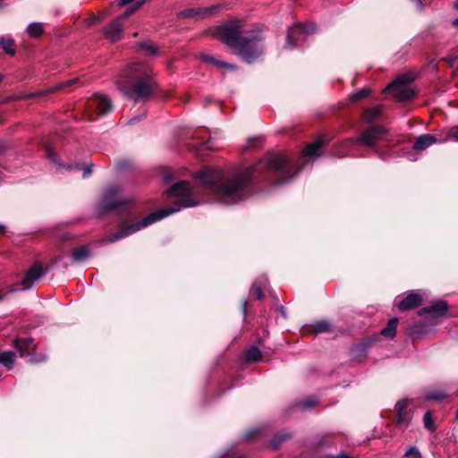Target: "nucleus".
I'll list each match as a JSON object with an SVG mask.
<instances>
[{"mask_svg": "<svg viewBox=\"0 0 458 458\" xmlns=\"http://www.w3.org/2000/svg\"><path fill=\"white\" fill-rule=\"evenodd\" d=\"M45 150H46V157L50 161H52L53 163L58 165H61V164L57 161L56 155H55V151L53 150V148L51 147L47 146Z\"/></svg>", "mask_w": 458, "mask_h": 458, "instance_id": "e433bc0d", "label": "nucleus"}, {"mask_svg": "<svg viewBox=\"0 0 458 458\" xmlns=\"http://www.w3.org/2000/svg\"><path fill=\"white\" fill-rule=\"evenodd\" d=\"M262 353L259 348L252 346L247 350L245 359L249 362H255L261 359Z\"/></svg>", "mask_w": 458, "mask_h": 458, "instance_id": "cd10ccee", "label": "nucleus"}, {"mask_svg": "<svg viewBox=\"0 0 458 458\" xmlns=\"http://www.w3.org/2000/svg\"><path fill=\"white\" fill-rule=\"evenodd\" d=\"M427 333V327L421 323H415L409 326L407 328V334L414 338H419Z\"/></svg>", "mask_w": 458, "mask_h": 458, "instance_id": "4be33fe9", "label": "nucleus"}, {"mask_svg": "<svg viewBox=\"0 0 458 458\" xmlns=\"http://www.w3.org/2000/svg\"><path fill=\"white\" fill-rule=\"evenodd\" d=\"M133 203L134 199L125 196L120 187L111 186L104 191L102 199L98 205L97 215L100 216L105 213H114L117 216H127Z\"/></svg>", "mask_w": 458, "mask_h": 458, "instance_id": "423d86ee", "label": "nucleus"}, {"mask_svg": "<svg viewBox=\"0 0 458 458\" xmlns=\"http://www.w3.org/2000/svg\"><path fill=\"white\" fill-rule=\"evenodd\" d=\"M164 180H165L166 182H171V181L173 180V176H172V174H165V175Z\"/></svg>", "mask_w": 458, "mask_h": 458, "instance_id": "a18cd8bd", "label": "nucleus"}, {"mask_svg": "<svg viewBox=\"0 0 458 458\" xmlns=\"http://www.w3.org/2000/svg\"><path fill=\"white\" fill-rule=\"evenodd\" d=\"M14 40L13 38H5L4 37L0 38V47L6 53L10 55L14 54Z\"/></svg>", "mask_w": 458, "mask_h": 458, "instance_id": "c85d7f7f", "label": "nucleus"}, {"mask_svg": "<svg viewBox=\"0 0 458 458\" xmlns=\"http://www.w3.org/2000/svg\"><path fill=\"white\" fill-rule=\"evenodd\" d=\"M315 31V25L313 23H297L290 27L286 36V43L284 48L293 50L296 47H302L304 41L308 37Z\"/></svg>", "mask_w": 458, "mask_h": 458, "instance_id": "0eeeda50", "label": "nucleus"}, {"mask_svg": "<svg viewBox=\"0 0 458 458\" xmlns=\"http://www.w3.org/2000/svg\"><path fill=\"white\" fill-rule=\"evenodd\" d=\"M424 427L429 430L435 429V424L429 411H427L423 417Z\"/></svg>", "mask_w": 458, "mask_h": 458, "instance_id": "72a5a7b5", "label": "nucleus"}, {"mask_svg": "<svg viewBox=\"0 0 458 458\" xmlns=\"http://www.w3.org/2000/svg\"><path fill=\"white\" fill-rule=\"evenodd\" d=\"M457 418H458V411H457V414H456Z\"/></svg>", "mask_w": 458, "mask_h": 458, "instance_id": "4d7b16f0", "label": "nucleus"}, {"mask_svg": "<svg viewBox=\"0 0 458 458\" xmlns=\"http://www.w3.org/2000/svg\"><path fill=\"white\" fill-rule=\"evenodd\" d=\"M423 396L428 401H442L447 398L448 394L442 389H428L424 392Z\"/></svg>", "mask_w": 458, "mask_h": 458, "instance_id": "412c9836", "label": "nucleus"}, {"mask_svg": "<svg viewBox=\"0 0 458 458\" xmlns=\"http://www.w3.org/2000/svg\"><path fill=\"white\" fill-rule=\"evenodd\" d=\"M411 1L415 3L420 8H422L421 0H411Z\"/></svg>", "mask_w": 458, "mask_h": 458, "instance_id": "09e8293b", "label": "nucleus"}, {"mask_svg": "<svg viewBox=\"0 0 458 458\" xmlns=\"http://www.w3.org/2000/svg\"><path fill=\"white\" fill-rule=\"evenodd\" d=\"M44 275V270L40 263L35 262L26 272L24 278L19 285L21 290H30L34 283Z\"/></svg>", "mask_w": 458, "mask_h": 458, "instance_id": "f8f14e48", "label": "nucleus"}, {"mask_svg": "<svg viewBox=\"0 0 458 458\" xmlns=\"http://www.w3.org/2000/svg\"><path fill=\"white\" fill-rule=\"evenodd\" d=\"M422 302V296L418 292L411 291L405 297L397 296L394 305L400 311H406L420 306Z\"/></svg>", "mask_w": 458, "mask_h": 458, "instance_id": "9b49d317", "label": "nucleus"}, {"mask_svg": "<svg viewBox=\"0 0 458 458\" xmlns=\"http://www.w3.org/2000/svg\"><path fill=\"white\" fill-rule=\"evenodd\" d=\"M312 331L315 334H321V333H329L332 332V326L331 324L327 320H320L316 322L312 326Z\"/></svg>", "mask_w": 458, "mask_h": 458, "instance_id": "a878e982", "label": "nucleus"}, {"mask_svg": "<svg viewBox=\"0 0 458 458\" xmlns=\"http://www.w3.org/2000/svg\"><path fill=\"white\" fill-rule=\"evenodd\" d=\"M134 0H120L118 4L119 6H125L131 3H132Z\"/></svg>", "mask_w": 458, "mask_h": 458, "instance_id": "c03bdc74", "label": "nucleus"}, {"mask_svg": "<svg viewBox=\"0 0 458 458\" xmlns=\"http://www.w3.org/2000/svg\"><path fill=\"white\" fill-rule=\"evenodd\" d=\"M119 90L135 102H146L153 95L156 88L152 70L142 64L129 66L126 75L116 82Z\"/></svg>", "mask_w": 458, "mask_h": 458, "instance_id": "20e7f679", "label": "nucleus"}, {"mask_svg": "<svg viewBox=\"0 0 458 458\" xmlns=\"http://www.w3.org/2000/svg\"><path fill=\"white\" fill-rule=\"evenodd\" d=\"M146 117V112H142V114L140 115H138V116H134L132 117L130 121H129V123L130 124H134L135 123H137L138 121H140V119Z\"/></svg>", "mask_w": 458, "mask_h": 458, "instance_id": "ea45409f", "label": "nucleus"}, {"mask_svg": "<svg viewBox=\"0 0 458 458\" xmlns=\"http://www.w3.org/2000/svg\"><path fill=\"white\" fill-rule=\"evenodd\" d=\"M145 4V0L138 1L136 4H134L132 6L127 8L125 12L120 16L121 21L124 18L129 17L130 15L133 14L137 10H139L143 4Z\"/></svg>", "mask_w": 458, "mask_h": 458, "instance_id": "c756f323", "label": "nucleus"}, {"mask_svg": "<svg viewBox=\"0 0 458 458\" xmlns=\"http://www.w3.org/2000/svg\"><path fill=\"white\" fill-rule=\"evenodd\" d=\"M73 82H74V81H67L65 83L61 84L60 86H58V89H59V88H63V87L69 86V85H71V84H72V83H73Z\"/></svg>", "mask_w": 458, "mask_h": 458, "instance_id": "49530a36", "label": "nucleus"}, {"mask_svg": "<svg viewBox=\"0 0 458 458\" xmlns=\"http://www.w3.org/2000/svg\"><path fill=\"white\" fill-rule=\"evenodd\" d=\"M413 81V76L409 74H401L387 86L386 91L394 95L399 100H410L415 96V91L411 87Z\"/></svg>", "mask_w": 458, "mask_h": 458, "instance_id": "6e6552de", "label": "nucleus"}, {"mask_svg": "<svg viewBox=\"0 0 458 458\" xmlns=\"http://www.w3.org/2000/svg\"><path fill=\"white\" fill-rule=\"evenodd\" d=\"M255 433V430H250L247 436H246V438H250L251 437V435H253Z\"/></svg>", "mask_w": 458, "mask_h": 458, "instance_id": "8fccbe9b", "label": "nucleus"}, {"mask_svg": "<svg viewBox=\"0 0 458 458\" xmlns=\"http://www.w3.org/2000/svg\"><path fill=\"white\" fill-rule=\"evenodd\" d=\"M369 94H370V89L369 88H364V89L359 90L358 92H356L355 94H353L352 96V98L353 101H357V100H360L361 98L368 97Z\"/></svg>", "mask_w": 458, "mask_h": 458, "instance_id": "c9c22d12", "label": "nucleus"}, {"mask_svg": "<svg viewBox=\"0 0 458 458\" xmlns=\"http://www.w3.org/2000/svg\"><path fill=\"white\" fill-rule=\"evenodd\" d=\"M13 347L21 358H29L30 363H39L47 360V357L43 353H35V344L31 338H19L13 340Z\"/></svg>", "mask_w": 458, "mask_h": 458, "instance_id": "1a4fd4ad", "label": "nucleus"}, {"mask_svg": "<svg viewBox=\"0 0 458 458\" xmlns=\"http://www.w3.org/2000/svg\"><path fill=\"white\" fill-rule=\"evenodd\" d=\"M41 95H42L41 92L35 93V94H23V95H19V96L15 97L14 98L15 99H25V98L38 97V96H41Z\"/></svg>", "mask_w": 458, "mask_h": 458, "instance_id": "58836bf2", "label": "nucleus"}, {"mask_svg": "<svg viewBox=\"0 0 458 458\" xmlns=\"http://www.w3.org/2000/svg\"><path fill=\"white\" fill-rule=\"evenodd\" d=\"M287 438V436H284V437L281 438V441H283L284 439Z\"/></svg>", "mask_w": 458, "mask_h": 458, "instance_id": "6e6d98bb", "label": "nucleus"}, {"mask_svg": "<svg viewBox=\"0 0 458 458\" xmlns=\"http://www.w3.org/2000/svg\"><path fill=\"white\" fill-rule=\"evenodd\" d=\"M250 293L254 294L258 300L263 298L262 286L257 281L253 283Z\"/></svg>", "mask_w": 458, "mask_h": 458, "instance_id": "473e14b6", "label": "nucleus"}, {"mask_svg": "<svg viewBox=\"0 0 458 458\" xmlns=\"http://www.w3.org/2000/svg\"><path fill=\"white\" fill-rule=\"evenodd\" d=\"M5 231H4V227L3 225H0V234L1 233H4Z\"/></svg>", "mask_w": 458, "mask_h": 458, "instance_id": "3c124183", "label": "nucleus"}, {"mask_svg": "<svg viewBox=\"0 0 458 458\" xmlns=\"http://www.w3.org/2000/svg\"><path fill=\"white\" fill-rule=\"evenodd\" d=\"M3 79H4L3 75L0 74V83L3 81Z\"/></svg>", "mask_w": 458, "mask_h": 458, "instance_id": "5fc2aeb1", "label": "nucleus"}, {"mask_svg": "<svg viewBox=\"0 0 458 458\" xmlns=\"http://www.w3.org/2000/svg\"><path fill=\"white\" fill-rule=\"evenodd\" d=\"M91 251L87 245H82L72 250V259L74 263H81L89 259Z\"/></svg>", "mask_w": 458, "mask_h": 458, "instance_id": "a211bd4d", "label": "nucleus"}, {"mask_svg": "<svg viewBox=\"0 0 458 458\" xmlns=\"http://www.w3.org/2000/svg\"><path fill=\"white\" fill-rule=\"evenodd\" d=\"M92 167H93V165H85V166L81 167V169H82V177L83 178H87V177L91 175V174H92ZM80 168H81L80 165H69L67 167V169H69V170H71V169H80Z\"/></svg>", "mask_w": 458, "mask_h": 458, "instance_id": "2f4dec72", "label": "nucleus"}, {"mask_svg": "<svg viewBox=\"0 0 458 458\" xmlns=\"http://www.w3.org/2000/svg\"><path fill=\"white\" fill-rule=\"evenodd\" d=\"M200 58L203 62H205L207 64L216 65L219 67L232 68V69L234 67L233 65L228 64V63L216 59L214 56H212L210 55H201Z\"/></svg>", "mask_w": 458, "mask_h": 458, "instance_id": "393cba45", "label": "nucleus"}, {"mask_svg": "<svg viewBox=\"0 0 458 458\" xmlns=\"http://www.w3.org/2000/svg\"><path fill=\"white\" fill-rule=\"evenodd\" d=\"M27 33L33 38H38L43 33V25L40 22H31L26 29Z\"/></svg>", "mask_w": 458, "mask_h": 458, "instance_id": "bb28decb", "label": "nucleus"}, {"mask_svg": "<svg viewBox=\"0 0 458 458\" xmlns=\"http://www.w3.org/2000/svg\"><path fill=\"white\" fill-rule=\"evenodd\" d=\"M140 47L149 55H155L157 53V48L154 45L142 42L140 44Z\"/></svg>", "mask_w": 458, "mask_h": 458, "instance_id": "f704fd0d", "label": "nucleus"}, {"mask_svg": "<svg viewBox=\"0 0 458 458\" xmlns=\"http://www.w3.org/2000/svg\"><path fill=\"white\" fill-rule=\"evenodd\" d=\"M454 25L458 27V17L454 21Z\"/></svg>", "mask_w": 458, "mask_h": 458, "instance_id": "603ef678", "label": "nucleus"}, {"mask_svg": "<svg viewBox=\"0 0 458 458\" xmlns=\"http://www.w3.org/2000/svg\"><path fill=\"white\" fill-rule=\"evenodd\" d=\"M410 403V400L408 399H403L396 403L394 406V411L397 416L396 422L398 426H407L410 421V416L405 411V409L407 408L408 404Z\"/></svg>", "mask_w": 458, "mask_h": 458, "instance_id": "dca6fc26", "label": "nucleus"}, {"mask_svg": "<svg viewBox=\"0 0 458 458\" xmlns=\"http://www.w3.org/2000/svg\"><path fill=\"white\" fill-rule=\"evenodd\" d=\"M381 112L382 106L380 105H377L366 109L362 114V119L367 123H373L379 118Z\"/></svg>", "mask_w": 458, "mask_h": 458, "instance_id": "aec40b11", "label": "nucleus"}, {"mask_svg": "<svg viewBox=\"0 0 458 458\" xmlns=\"http://www.w3.org/2000/svg\"><path fill=\"white\" fill-rule=\"evenodd\" d=\"M325 140L319 138L314 142L309 144L302 151L301 158L303 159H315L320 156L319 149L324 146Z\"/></svg>", "mask_w": 458, "mask_h": 458, "instance_id": "f3484780", "label": "nucleus"}, {"mask_svg": "<svg viewBox=\"0 0 458 458\" xmlns=\"http://www.w3.org/2000/svg\"><path fill=\"white\" fill-rule=\"evenodd\" d=\"M202 148L207 149H212L213 146L211 145V139L208 141L202 143Z\"/></svg>", "mask_w": 458, "mask_h": 458, "instance_id": "37998d69", "label": "nucleus"}, {"mask_svg": "<svg viewBox=\"0 0 458 458\" xmlns=\"http://www.w3.org/2000/svg\"><path fill=\"white\" fill-rule=\"evenodd\" d=\"M15 354L12 351L3 352L0 353V364L4 365L7 369H12L14 365Z\"/></svg>", "mask_w": 458, "mask_h": 458, "instance_id": "b1692460", "label": "nucleus"}, {"mask_svg": "<svg viewBox=\"0 0 458 458\" xmlns=\"http://www.w3.org/2000/svg\"><path fill=\"white\" fill-rule=\"evenodd\" d=\"M437 142V139L431 134H422L419 136L413 143L411 149L403 153L404 157L411 161H416L418 156L413 150H425L428 147Z\"/></svg>", "mask_w": 458, "mask_h": 458, "instance_id": "9d476101", "label": "nucleus"}, {"mask_svg": "<svg viewBox=\"0 0 458 458\" xmlns=\"http://www.w3.org/2000/svg\"><path fill=\"white\" fill-rule=\"evenodd\" d=\"M448 308H449V306H448L447 301L439 300V301H434L428 307L420 309L418 311V314H419V316H421V317L429 315L430 317H432L434 318H439V317L445 315V313L448 310Z\"/></svg>", "mask_w": 458, "mask_h": 458, "instance_id": "4468645a", "label": "nucleus"}, {"mask_svg": "<svg viewBox=\"0 0 458 458\" xmlns=\"http://www.w3.org/2000/svg\"><path fill=\"white\" fill-rule=\"evenodd\" d=\"M220 7L216 5L209 8H199V9H188L182 13V16L183 17H191V16H208L213 13L215 11L218 10Z\"/></svg>", "mask_w": 458, "mask_h": 458, "instance_id": "6ab92c4d", "label": "nucleus"}, {"mask_svg": "<svg viewBox=\"0 0 458 458\" xmlns=\"http://www.w3.org/2000/svg\"><path fill=\"white\" fill-rule=\"evenodd\" d=\"M316 403V401L313 399V398H309V399H306L305 401H302L299 403V406L301 408V409H310L311 407H313Z\"/></svg>", "mask_w": 458, "mask_h": 458, "instance_id": "4c0bfd02", "label": "nucleus"}, {"mask_svg": "<svg viewBox=\"0 0 458 458\" xmlns=\"http://www.w3.org/2000/svg\"><path fill=\"white\" fill-rule=\"evenodd\" d=\"M216 36L248 64L253 63L264 52L262 31L254 30L242 35V22L237 19L218 26Z\"/></svg>", "mask_w": 458, "mask_h": 458, "instance_id": "7ed1b4c3", "label": "nucleus"}, {"mask_svg": "<svg viewBox=\"0 0 458 458\" xmlns=\"http://www.w3.org/2000/svg\"><path fill=\"white\" fill-rule=\"evenodd\" d=\"M103 33L105 37L111 42H116L121 39L123 35L121 17H117L115 20L106 25L103 30Z\"/></svg>", "mask_w": 458, "mask_h": 458, "instance_id": "2eb2a0df", "label": "nucleus"}, {"mask_svg": "<svg viewBox=\"0 0 458 458\" xmlns=\"http://www.w3.org/2000/svg\"><path fill=\"white\" fill-rule=\"evenodd\" d=\"M403 458H422V455L417 446H410L404 454Z\"/></svg>", "mask_w": 458, "mask_h": 458, "instance_id": "7c9ffc66", "label": "nucleus"}, {"mask_svg": "<svg viewBox=\"0 0 458 458\" xmlns=\"http://www.w3.org/2000/svg\"><path fill=\"white\" fill-rule=\"evenodd\" d=\"M90 107H95L97 114H90V119H95L100 115L106 114L112 110L111 100L99 93L95 94L90 101Z\"/></svg>", "mask_w": 458, "mask_h": 458, "instance_id": "ddd939ff", "label": "nucleus"}, {"mask_svg": "<svg viewBox=\"0 0 458 458\" xmlns=\"http://www.w3.org/2000/svg\"><path fill=\"white\" fill-rule=\"evenodd\" d=\"M168 198H175L176 200L172 207L160 208L154 211L131 225L121 227L118 232L111 234L104 242H114L120 239L127 237L150 225L156 223L169 215L180 211L182 208H193L199 205V201L195 196V192L188 181H181L174 183L166 191Z\"/></svg>", "mask_w": 458, "mask_h": 458, "instance_id": "f03ea898", "label": "nucleus"}, {"mask_svg": "<svg viewBox=\"0 0 458 458\" xmlns=\"http://www.w3.org/2000/svg\"><path fill=\"white\" fill-rule=\"evenodd\" d=\"M264 169L276 177V184L286 183L301 170L294 162L284 154L270 153L254 167L225 174L220 169L206 167L195 174V179L216 196V201L225 205H234L249 196V187L254 173Z\"/></svg>", "mask_w": 458, "mask_h": 458, "instance_id": "f257e3e1", "label": "nucleus"}, {"mask_svg": "<svg viewBox=\"0 0 458 458\" xmlns=\"http://www.w3.org/2000/svg\"><path fill=\"white\" fill-rule=\"evenodd\" d=\"M450 137L458 141V128H453L450 131Z\"/></svg>", "mask_w": 458, "mask_h": 458, "instance_id": "a19ab883", "label": "nucleus"}, {"mask_svg": "<svg viewBox=\"0 0 458 458\" xmlns=\"http://www.w3.org/2000/svg\"><path fill=\"white\" fill-rule=\"evenodd\" d=\"M398 326V319L396 318H391L386 327L381 330V335L385 337L393 338L396 335V328Z\"/></svg>", "mask_w": 458, "mask_h": 458, "instance_id": "5701e85b", "label": "nucleus"}, {"mask_svg": "<svg viewBox=\"0 0 458 458\" xmlns=\"http://www.w3.org/2000/svg\"><path fill=\"white\" fill-rule=\"evenodd\" d=\"M454 7H455L456 9H458V0H457V1H455V3H454Z\"/></svg>", "mask_w": 458, "mask_h": 458, "instance_id": "864d4df0", "label": "nucleus"}, {"mask_svg": "<svg viewBox=\"0 0 458 458\" xmlns=\"http://www.w3.org/2000/svg\"><path fill=\"white\" fill-rule=\"evenodd\" d=\"M358 145L372 148L384 160L388 157V153L382 148L393 146L388 131L383 126L374 125L364 130L359 137L344 140L335 149L334 155L337 157H346L350 148Z\"/></svg>", "mask_w": 458, "mask_h": 458, "instance_id": "39448f33", "label": "nucleus"}, {"mask_svg": "<svg viewBox=\"0 0 458 458\" xmlns=\"http://www.w3.org/2000/svg\"><path fill=\"white\" fill-rule=\"evenodd\" d=\"M246 310H247V301H244L242 302V313H243V315H245V314H246Z\"/></svg>", "mask_w": 458, "mask_h": 458, "instance_id": "de8ad7c7", "label": "nucleus"}, {"mask_svg": "<svg viewBox=\"0 0 458 458\" xmlns=\"http://www.w3.org/2000/svg\"><path fill=\"white\" fill-rule=\"evenodd\" d=\"M222 458H242L241 455L234 452L225 454Z\"/></svg>", "mask_w": 458, "mask_h": 458, "instance_id": "79ce46f5", "label": "nucleus"}]
</instances>
